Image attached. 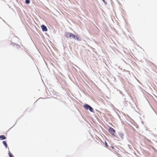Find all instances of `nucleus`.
Here are the masks:
<instances>
[{
  "mask_svg": "<svg viewBox=\"0 0 157 157\" xmlns=\"http://www.w3.org/2000/svg\"><path fill=\"white\" fill-rule=\"evenodd\" d=\"M65 36L66 38H75V36L71 33L67 32L65 34Z\"/></svg>",
  "mask_w": 157,
  "mask_h": 157,
  "instance_id": "1",
  "label": "nucleus"
},
{
  "mask_svg": "<svg viewBox=\"0 0 157 157\" xmlns=\"http://www.w3.org/2000/svg\"><path fill=\"white\" fill-rule=\"evenodd\" d=\"M109 132L112 135L115 136V131L113 128L109 127Z\"/></svg>",
  "mask_w": 157,
  "mask_h": 157,
  "instance_id": "2",
  "label": "nucleus"
},
{
  "mask_svg": "<svg viewBox=\"0 0 157 157\" xmlns=\"http://www.w3.org/2000/svg\"><path fill=\"white\" fill-rule=\"evenodd\" d=\"M41 28L42 29V30L43 31H45V32H46V31H48V29H47V27L44 25H42L41 26Z\"/></svg>",
  "mask_w": 157,
  "mask_h": 157,
  "instance_id": "3",
  "label": "nucleus"
},
{
  "mask_svg": "<svg viewBox=\"0 0 157 157\" xmlns=\"http://www.w3.org/2000/svg\"><path fill=\"white\" fill-rule=\"evenodd\" d=\"M83 107L86 109L87 110L89 109L90 106L87 104H85L83 106Z\"/></svg>",
  "mask_w": 157,
  "mask_h": 157,
  "instance_id": "4",
  "label": "nucleus"
},
{
  "mask_svg": "<svg viewBox=\"0 0 157 157\" xmlns=\"http://www.w3.org/2000/svg\"><path fill=\"white\" fill-rule=\"evenodd\" d=\"M6 137L4 135H1L0 136V140H1L5 139Z\"/></svg>",
  "mask_w": 157,
  "mask_h": 157,
  "instance_id": "5",
  "label": "nucleus"
},
{
  "mask_svg": "<svg viewBox=\"0 0 157 157\" xmlns=\"http://www.w3.org/2000/svg\"><path fill=\"white\" fill-rule=\"evenodd\" d=\"M2 143L6 147V148L7 146V145L6 142L5 141H3Z\"/></svg>",
  "mask_w": 157,
  "mask_h": 157,
  "instance_id": "6",
  "label": "nucleus"
},
{
  "mask_svg": "<svg viewBox=\"0 0 157 157\" xmlns=\"http://www.w3.org/2000/svg\"><path fill=\"white\" fill-rule=\"evenodd\" d=\"M75 38H76V39H77V40L79 41V40H80V39L79 36H77V35H76V36H75Z\"/></svg>",
  "mask_w": 157,
  "mask_h": 157,
  "instance_id": "7",
  "label": "nucleus"
},
{
  "mask_svg": "<svg viewBox=\"0 0 157 157\" xmlns=\"http://www.w3.org/2000/svg\"><path fill=\"white\" fill-rule=\"evenodd\" d=\"M89 109L91 112H94L93 109L92 108L91 106L90 107Z\"/></svg>",
  "mask_w": 157,
  "mask_h": 157,
  "instance_id": "8",
  "label": "nucleus"
},
{
  "mask_svg": "<svg viewBox=\"0 0 157 157\" xmlns=\"http://www.w3.org/2000/svg\"><path fill=\"white\" fill-rule=\"evenodd\" d=\"M30 2V0H25V3H26V4H29V3Z\"/></svg>",
  "mask_w": 157,
  "mask_h": 157,
  "instance_id": "9",
  "label": "nucleus"
},
{
  "mask_svg": "<svg viewBox=\"0 0 157 157\" xmlns=\"http://www.w3.org/2000/svg\"><path fill=\"white\" fill-rule=\"evenodd\" d=\"M105 147H108V145L107 143L106 142H105Z\"/></svg>",
  "mask_w": 157,
  "mask_h": 157,
  "instance_id": "10",
  "label": "nucleus"
},
{
  "mask_svg": "<svg viewBox=\"0 0 157 157\" xmlns=\"http://www.w3.org/2000/svg\"><path fill=\"white\" fill-rule=\"evenodd\" d=\"M150 147L151 148H152V149L154 150L155 149V147L153 146H151V145H150Z\"/></svg>",
  "mask_w": 157,
  "mask_h": 157,
  "instance_id": "11",
  "label": "nucleus"
},
{
  "mask_svg": "<svg viewBox=\"0 0 157 157\" xmlns=\"http://www.w3.org/2000/svg\"><path fill=\"white\" fill-rule=\"evenodd\" d=\"M10 157H13V155L10 153H9Z\"/></svg>",
  "mask_w": 157,
  "mask_h": 157,
  "instance_id": "12",
  "label": "nucleus"
},
{
  "mask_svg": "<svg viewBox=\"0 0 157 157\" xmlns=\"http://www.w3.org/2000/svg\"><path fill=\"white\" fill-rule=\"evenodd\" d=\"M104 3L105 2H106H106L105 1V0H102Z\"/></svg>",
  "mask_w": 157,
  "mask_h": 157,
  "instance_id": "13",
  "label": "nucleus"
}]
</instances>
